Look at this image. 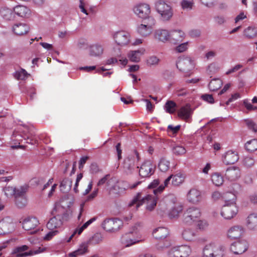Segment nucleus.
<instances>
[{"label": "nucleus", "instance_id": "44", "mask_svg": "<svg viewBox=\"0 0 257 257\" xmlns=\"http://www.w3.org/2000/svg\"><path fill=\"white\" fill-rule=\"evenodd\" d=\"M28 186L26 185L20 186L18 188H16V191L14 196L15 198L26 196L25 194L28 191Z\"/></svg>", "mask_w": 257, "mask_h": 257}, {"label": "nucleus", "instance_id": "63", "mask_svg": "<svg viewBox=\"0 0 257 257\" xmlns=\"http://www.w3.org/2000/svg\"><path fill=\"white\" fill-rule=\"evenodd\" d=\"M87 46V44L86 43V41L84 39H79L77 44V48L79 49H83L86 48Z\"/></svg>", "mask_w": 257, "mask_h": 257}, {"label": "nucleus", "instance_id": "62", "mask_svg": "<svg viewBox=\"0 0 257 257\" xmlns=\"http://www.w3.org/2000/svg\"><path fill=\"white\" fill-rule=\"evenodd\" d=\"M45 236L44 239L45 240H50L54 236L56 235L58 233V230H50Z\"/></svg>", "mask_w": 257, "mask_h": 257}, {"label": "nucleus", "instance_id": "27", "mask_svg": "<svg viewBox=\"0 0 257 257\" xmlns=\"http://www.w3.org/2000/svg\"><path fill=\"white\" fill-rule=\"evenodd\" d=\"M169 230L166 227H160L156 228L153 232L154 237L158 240L164 239L169 235Z\"/></svg>", "mask_w": 257, "mask_h": 257}, {"label": "nucleus", "instance_id": "6", "mask_svg": "<svg viewBox=\"0 0 257 257\" xmlns=\"http://www.w3.org/2000/svg\"><path fill=\"white\" fill-rule=\"evenodd\" d=\"M28 249V246L26 245H23L21 246L15 248L13 251V254H16V257H26L43 252L46 249L45 247H39L38 249L31 250L28 252H23L24 251L27 250Z\"/></svg>", "mask_w": 257, "mask_h": 257}, {"label": "nucleus", "instance_id": "34", "mask_svg": "<svg viewBox=\"0 0 257 257\" xmlns=\"http://www.w3.org/2000/svg\"><path fill=\"white\" fill-rule=\"evenodd\" d=\"M184 37L185 34L181 30H173L170 33V39L175 42L182 41Z\"/></svg>", "mask_w": 257, "mask_h": 257}, {"label": "nucleus", "instance_id": "42", "mask_svg": "<svg viewBox=\"0 0 257 257\" xmlns=\"http://www.w3.org/2000/svg\"><path fill=\"white\" fill-rule=\"evenodd\" d=\"M211 180L216 186L221 185L224 181L223 177L218 173H214L211 175Z\"/></svg>", "mask_w": 257, "mask_h": 257}, {"label": "nucleus", "instance_id": "4", "mask_svg": "<svg viewBox=\"0 0 257 257\" xmlns=\"http://www.w3.org/2000/svg\"><path fill=\"white\" fill-rule=\"evenodd\" d=\"M141 226L140 223L135 224L131 231L123 235L121 238V242L125 247H128L141 241L140 234L138 228Z\"/></svg>", "mask_w": 257, "mask_h": 257}, {"label": "nucleus", "instance_id": "46", "mask_svg": "<svg viewBox=\"0 0 257 257\" xmlns=\"http://www.w3.org/2000/svg\"><path fill=\"white\" fill-rule=\"evenodd\" d=\"M172 175V183L173 185L175 186H178L184 181L185 177L183 174L179 173L175 175Z\"/></svg>", "mask_w": 257, "mask_h": 257}, {"label": "nucleus", "instance_id": "25", "mask_svg": "<svg viewBox=\"0 0 257 257\" xmlns=\"http://www.w3.org/2000/svg\"><path fill=\"white\" fill-rule=\"evenodd\" d=\"M154 37L158 41L165 42L170 39V33L166 30L159 29L155 31Z\"/></svg>", "mask_w": 257, "mask_h": 257}, {"label": "nucleus", "instance_id": "3", "mask_svg": "<svg viewBox=\"0 0 257 257\" xmlns=\"http://www.w3.org/2000/svg\"><path fill=\"white\" fill-rule=\"evenodd\" d=\"M158 213L161 215L166 212L170 218L177 217L183 210V206L168 197L161 200L159 204Z\"/></svg>", "mask_w": 257, "mask_h": 257}, {"label": "nucleus", "instance_id": "39", "mask_svg": "<svg viewBox=\"0 0 257 257\" xmlns=\"http://www.w3.org/2000/svg\"><path fill=\"white\" fill-rule=\"evenodd\" d=\"M72 181L70 179L68 178L63 179L60 185L61 191L65 192L70 190L72 186Z\"/></svg>", "mask_w": 257, "mask_h": 257}, {"label": "nucleus", "instance_id": "1", "mask_svg": "<svg viewBox=\"0 0 257 257\" xmlns=\"http://www.w3.org/2000/svg\"><path fill=\"white\" fill-rule=\"evenodd\" d=\"M223 198L224 204L222 207L220 214L225 219H231L236 215L238 211L236 203V197L231 192H227L223 194Z\"/></svg>", "mask_w": 257, "mask_h": 257}, {"label": "nucleus", "instance_id": "10", "mask_svg": "<svg viewBox=\"0 0 257 257\" xmlns=\"http://www.w3.org/2000/svg\"><path fill=\"white\" fill-rule=\"evenodd\" d=\"M177 68L185 73H187L192 70L195 67L194 61L189 57L180 58L177 63Z\"/></svg>", "mask_w": 257, "mask_h": 257}, {"label": "nucleus", "instance_id": "12", "mask_svg": "<svg viewBox=\"0 0 257 257\" xmlns=\"http://www.w3.org/2000/svg\"><path fill=\"white\" fill-rule=\"evenodd\" d=\"M133 11L134 13L139 18L146 19L151 13V8L149 5L146 3H139L135 5Z\"/></svg>", "mask_w": 257, "mask_h": 257}, {"label": "nucleus", "instance_id": "21", "mask_svg": "<svg viewBox=\"0 0 257 257\" xmlns=\"http://www.w3.org/2000/svg\"><path fill=\"white\" fill-rule=\"evenodd\" d=\"M201 198V192L195 188L190 189L187 195L188 201L193 204H196L200 202Z\"/></svg>", "mask_w": 257, "mask_h": 257}, {"label": "nucleus", "instance_id": "33", "mask_svg": "<svg viewBox=\"0 0 257 257\" xmlns=\"http://www.w3.org/2000/svg\"><path fill=\"white\" fill-rule=\"evenodd\" d=\"M137 31L141 36L146 37L152 33V30L147 24H140L137 27Z\"/></svg>", "mask_w": 257, "mask_h": 257}, {"label": "nucleus", "instance_id": "30", "mask_svg": "<svg viewBox=\"0 0 257 257\" xmlns=\"http://www.w3.org/2000/svg\"><path fill=\"white\" fill-rule=\"evenodd\" d=\"M29 26L26 24L19 23L13 27V31L17 35H23L27 34L29 31Z\"/></svg>", "mask_w": 257, "mask_h": 257}, {"label": "nucleus", "instance_id": "14", "mask_svg": "<svg viewBox=\"0 0 257 257\" xmlns=\"http://www.w3.org/2000/svg\"><path fill=\"white\" fill-rule=\"evenodd\" d=\"M14 229V224L10 217H5L0 221V235L9 233Z\"/></svg>", "mask_w": 257, "mask_h": 257}, {"label": "nucleus", "instance_id": "43", "mask_svg": "<svg viewBox=\"0 0 257 257\" xmlns=\"http://www.w3.org/2000/svg\"><path fill=\"white\" fill-rule=\"evenodd\" d=\"M214 245V242H211L205 245L203 249V255L204 257H212Z\"/></svg>", "mask_w": 257, "mask_h": 257}, {"label": "nucleus", "instance_id": "8", "mask_svg": "<svg viewBox=\"0 0 257 257\" xmlns=\"http://www.w3.org/2000/svg\"><path fill=\"white\" fill-rule=\"evenodd\" d=\"M191 252L189 246L183 245L175 246L169 251V257H187Z\"/></svg>", "mask_w": 257, "mask_h": 257}, {"label": "nucleus", "instance_id": "47", "mask_svg": "<svg viewBox=\"0 0 257 257\" xmlns=\"http://www.w3.org/2000/svg\"><path fill=\"white\" fill-rule=\"evenodd\" d=\"M155 6L156 11L159 13L166 10V7H170V6L166 4L164 1L158 0L156 2Z\"/></svg>", "mask_w": 257, "mask_h": 257}, {"label": "nucleus", "instance_id": "36", "mask_svg": "<svg viewBox=\"0 0 257 257\" xmlns=\"http://www.w3.org/2000/svg\"><path fill=\"white\" fill-rule=\"evenodd\" d=\"M170 167V162L166 158H161L158 164L159 170L163 172H167Z\"/></svg>", "mask_w": 257, "mask_h": 257}, {"label": "nucleus", "instance_id": "49", "mask_svg": "<svg viewBox=\"0 0 257 257\" xmlns=\"http://www.w3.org/2000/svg\"><path fill=\"white\" fill-rule=\"evenodd\" d=\"M193 0H182L181 2V6L183 10H190L194 6Z\"/></svg>", "mask_w": 257, "mask_h": 257}, {"label": "nucleus", "instance_id": "41", "mask_svg": "<svg viewBox=\"0 0 257 257\" xmlns=\"http://www.w3.org/2000/svg\"><path fill=\"white\" fill-rule=\"evenodd\" d=\"M244 35L247 38L251 39L257 36V30L253 27H248L244 30Z\"/></svg>", "mask_w": 257, "mask_h": 257}, {"label": "nucleus", "instance_id": "15", "mask_svg": "<svg viewBox=\"0 0 257 257\" xmlns=\"http://www.w3.org/2000/svg\"><path fill=\"white\" fill-rule=\"evenodd\" d=\"M89 54L94 57H101L104 52V45L101 42H96L89 46Z\"/></svg>", "mask_w": 257, "mask_h": 257}, {"label": "nucleus", "instance_id": "22", "mask_svg": "<svg viewBox=\"0 0 257 257\" xmlns=\"http://www.w3.org/2000/svg\"><path fill=\"white\" fill-rule=\"evenodd\" d=\"M39 220L35 217H28L23 221V228L26 230L35 229L39 224Z\"/></svg>", "mask_w": 257, "mask_h": 257}, {"label": "nucleus", "instance_id": "56", "mask_svg": "<svg viewBox=\"0 0 257 257\" xmlns=\"http://www.w3.org/2000/svg\"><path fill=\"white\" fill-rule=\"evenodd\" d=\"M4 191L5 195L8 197H12L14 196L16 191V187H14L10 186H6Z\"/></svg>", "mask_w": 257, "mask_h": 257}, {"label": "nucleus", "instance_id": "55", "mask_svg": "<svg viewBox=\"0 0 257 257\" xmlns=\"http://www.w3.org/2000/svg\"><path fill=\"white\" fill-rule=\"evenodd\" d=\"M172 151L173 154L176 155H182L185 154L186 150L184 147L181 146L176 145L173 147Z\"/></svg>", "mask_w": 257, "mask_h": 257}, {"label": "nucleus", "instance_id": "24", "mask_svg": "<svg viewBox=\"0 0 257 257\" xmlns=\"http://www.w3.org/2000/svg\"><path fill=\"white\" fill-rule=\"evenodd\" d=\"M192 113V110L190 104L189 103L182 106L178 111V116L185 120L189 119Z\"/></svg>", "mask_w": 257, "mask_h": 257}, {"label": "nucleus", "instance_id": "23", "mask_svg": "<svg viewBox=\"0 0 257 257\" xmlns=\"http://www.w3.org/2000/svg\"><path fill=\"white\" fill-rule=\"evenodd\" d=\"M245 225L247 228L251 230L257 229V213H250L245 219Z\"/></svg>", "mask_w": 257, "mask_h": 257}, {"label": "nucleus", "instance_id": "38", "mask_svg": "<svg viewBox=\"0 0 257 257\" xmlns=\"http://www.w3.org/2000/svg\"><path fill=\"white\" fill-rule=\"evenodd\" d=\"M166 10L159 13L162 19L164 21H167L171 19L173 15V10L171 6L166 7Z\"/></svg>", "mask_w": 257, "mask_h": 257}, {"label": "nucleus", "instance_id": "16", "mask_svg": "<svg viewBox=\"0 0 257 257\" xmlns=\"http://www.w3.org/2000/svg\"><path fill=\"white\" fill-rule=\"evenodd\" d=\"M248 248V243L246 240H242L232 243L230 250L235 254H240L244 252Z\"/></svg>", "mask_w": 257, "mask_h": 257}, {"label": "nucleus", "instance_id": "28", "mask_svg": "<svg viewBox=\"0 0 257 257\" xmlns=\"http://www.w3.org/2000/svg\"><path fill=\"white\" fill-rule=\"evenodd\" d=\"M63 224V220L57 217L51 218L47 224V227L49 230H58Z\"/></svg>", "mask_w": 257, "mask_h": 257}, {"label": "nucleus", "instance_id": "2", "mask_svg": "<svg viewBox=\"0 0 257 257\" xmlns=\"http://www.w3.org/2000/svg\"><path fill=\"white\" fill-rule=\"evenodd\" d=\"M165 186L160 185L157 189L154 190V195H147L142 197V193H138L136 196L133 199L130 206H133L136 204V208H138L143 204H147L146 209L149 211H152L156 206L157 203V198L156 196L158 193L162 192Z\"/></svg>", "mask_w": 257, "mask_h": 257}, {"label": "nucleus", "instance_id": "61", "mask_svg": "<svg viewBox=\"0 0 257 257\" xmlns=\"http://www.w3.org/2000/svg\"><path fill=\"white\" fill-rule=\"evenodd\" d=\"M201 98L204 101H207L210 103H213L214 102L213 96L210 94H203L202 95Z\"/></svg>", "mask_w": 257, "mask_h": 257}, {"label": "nucleus", "instance_id": "48", "mask_svg": "<svg viewBox=\"0 0 257 257\" xmlns=\"http://www.w3.org/2000/svg\"><path fill=\"white\" fill-rule=\"evenodd\" d=\"M16 205L20 208L25 207L27 204V199L26 196L15 198Z\"/></svg>", "mask_w": 257, "mask_h": 257}, {"label": "nucleus", "instance_id": "51", "mask_svg": "<svg viewBox=\"0 0 257 257\" xmlns=\"http://www.w3.org/2000/svg\"><path fill=\"white\" fill-rule=\"evenodd\" d=\"M254 159L250 156H246L242 160L243 165L247 168H250L254 164Z\"/></svg>", "mask_w": 257, "mask_h": 257}, {"label": "nucleus", "instance_id": "37", "mask_svg": "<svg viewBox=\"0 0 257 257\" xmlns=\"http://www.w3.org/2000/svg\"><path fill=\"white\" fill-rule=\"evenodd\" d=\"M183 238L187 241H192L196 236L195 231L190 228H186L182 232Z\"/></svg>", "mask_w": 257, "mask_h": 257}, {"label": "nucleus", "instance_id": "58", "mask_svg": "<svg viewBox=\"0 0 257 257\" xmlns=\"http://www.w3.org/2000/svg\"><path fill=\"white\" fill-rule=\"evenodd\" d=\"M159 59L155 56L150 57L147 61V63L149 66L155 65L158 64Z\"/></svg>", "mask_w": 257, "mask_h": 257}, {"label": "nucleus", "instance_id": "19", "mask_svg": "<svg viewBox=\"0 0 257 257\" xmlns=\"http://www.w3.org/2000/svg\"><path fill=\"white\" fill-rule=\"evenodd\" d=\"M244 232V228L241 225H235L230 227L227 232V235L231 239L240 237Z\"/></svg>", "mask_w": 257, "mask_h": 257}, {"label": "nucleus", "instance_id": "7", "mask_svg": "<svg viewBox=\"0 0 257 257\" xmlns=\"http://www.w3.org/2000/svg\"><path fill=\"white\" fill-rule=\"evenodd\" d=\"M141 157L139 153L137 150H134L133 154L128 156L123 162V168L126 172H132L135 166L137 163L140 161Z\"/></svg>", "mask_w": 257, "mask_h": 257}, {"label": "nucleus", "instance_id": "35", "mask_svg": "<svg viewBox=\"0 0 257 257\" xmlns=\"http://www.w3.org/2000/svg\"><path fill=\"white\" fill-rule=\"evenodd\" d=\"M222 85V82L220 79L214 78L211 80L208 84V88L210 91H215L219 89Z\"/></svg>", "mask_w": 257, "mask_h": 257}, {"label": "nucleus", "instance_id": "59", "mask_svg": "<svg viewBox=\"0 0 257 257\" xmlns=\"http://www.w3.org/2000/svg\"><path fill=\"white\" fill-rule=\"evenodd\" d=\"M197 227L200 230L206 229L208 226V223L205 220H200L197 222Z\"/></svg>", "mask_w": 257, "mask_h": 257}, {"label": "nucleus", "instance_id": "17", "mask_svg": "<svg viewBox=\"0 0 257 257\" xmlns=\"http://www.w3.org/2000/svg\"><path fill=\"white\" fill-rule=\"evenodd\" d=\"M239 159V156L236 151L229 150L223 156V162L226 165L234 164Z\"/></svg>", "mask_w": 257, "mask_h": 257}, {"label": "nucleus", "instance_id": "18", "mask_svg": "<svg viewBox=\"0 0 257 257\" xmlns=\"http://www.w3.org/2000/svg\"><path fill=\"white\" fill-rule=\"evenodd\" d=\"M240 170L237 167H231L227 168L225 174L226 178L230 181L237 180L240 177Z\"/></svg>", "mask_w": 257, "mask_h": 257}, {"label": "nucleus", "instance_id": "9", "mask_svg": "<svg viewBox=\"0 0 257 257\" xmlns=\"http://www.w3.org/2000/svg\"><path fill=\"white\" fill-rule=\"evenodd\" d=\"M122 225V221L118 218L105 219L102 224L103 229L108 232L116 231Z\"/></svg>", "mask_w": 257, "mask_h": 257}, {"label": "nucleus", "instance_id": "54", "mask_svg": "<svg viewBox=\"0 0 257 257\" xmlns=\"http://www.w3.org/2000/svg\"><path fill=\"white\" fill-rule=\"evenodd\" d=\"M180 127L181 126L180 125L175 126L169 125L167 127V132L170 136L174 137L179 132Z\"/></svg>", "mask_w": 257, "mask_h": 257}, {"label": "nucleus", "instance_id": "52", "mask_svg": "<svg viewBox=\"0 0 257 257\" xmlns=\"http://www.w3.org/2000/svg\"><path fill=\"white\" fill-rule=\"evenodd\" d=\"M103 240V236L102 234L99 233H96L90 239L89 242L90 244H96L99 243Z\"/></svg>", "mask_w": 257, "mask_h": 257}, {"label": "nucleus", "instance_id": "13", "mask_svg": "<svg viewBox=\"0 0 257 257\" xmlns=\"http://www.w3.org/2000/svg\"><path fill=\"white\" fill-rule=\"evenodd\" d=\"M113 38L117 45L123 46L129 44L131 35L126 31H120L115 32L113 35Z\"/></svg>", "mask_w": 257, "mask_h": 257}, {"label": "nucleus", "instance_id": "60", "mask_svg": "<svg viewBox=\"0 0 257 257\" xmlns=\"http://www.w3.org/2000/svg\"><path fill=\"white\" fill-rule=\"evenodd\" d=\"M108 189L110 193L117 194L120 192V188L119 187L118 183H115L112 187L109 188Z\"/></svg>", "mask_w": 257, "mask_h": 257}, {"label": "nucleus", "instance_id": "40", "mask_svg": "<svg viewBox=\"0 0 257 257\" xmlns=\"http://www.w3.org/2000/svg\"><path fill=\"white\" fill-rule=\"evenodd\" d=\"M164 109L166 112L173 114L176 110L177 104L172 100H168L164 105Z\"/></svg>", "mask_w": 257, "mask_h": 257}, {"label": "nucleus", "instance_id": "11", "mask_svg": "<svg viewBox=\"0 0 257 257\" xmlns=\"http://www.w3.org/2000/svg\"><path fill=\"white\" fill-rule=\"evenodd\" d=\"M155 165L150 160L144 161L139 169V175L143 178L150 177L155 170Z\"/></svg>", "mask_w": 257, "mask_h": 257}, {"label": "nucleus", "instance_id": "32", "mask_svg": "<svg viewBox=\"0 0 257 257\" xmlns=\"http://www.w3.org/2000/svg\"><path fill=\"white\" fill-rule=\"evenodd\" d=\"M97 219V217H93L87 222H86L82 226L79 228H77L73 233L70 236L69 239L67 240V242H70V240L72 239V238L74 236V235L77 233L78 235H80L83 231L86 229L90 224H91L92 222L95 221Z\"/></svg>", "mask_w": 257, "mask_h": 257}, {"label": "nucleus", "instance_id": "20", "mask_svg": "<svg viewBox=\"0 0 257 257\" xmlns=\"http://www.w3.org/2000/svg\"><path fill=\"white\" fill-rule=\"evenodd\" d=\"M51 214L54 217L63 220L66 218L68 214L66 209L60 204H57L51 211Z\"/></svg>", "mask_w": 257, "mask_h": 257}, {"label": "nucleus", "instance_id": "57", "mask_svg": "<svg viewBox=\"0 0 257 257\" xmlns=\"http://www.w3.org/2000/svg\"><path fill=\"white\" fill-rule=\"evenodd\" d=\"M247 202L252 205L257 204V192H253L248 195Z\"/></svg>", "mask_w": 257, "mask_h": 257}, {"label": "nucleus", "instance_id": "53", "mask_svg": "<svg viewBox=\"0 0 257 257\" xmlns=\"http://www.w3.org/2000/svg\"><path fill=\"white\" fill-rule=\"evenodd\" d=\"M244 122L248 129L254 133L257 132V125L253 120L250 119H246L244 120Z\"/></svg>", "mask_w": 257, "mask_h": 257}, {"label": "nucleus", "instance_id": "29", "mask_svg": "<svg viewBox=\"0 0 257 257\" xmlns=\"http://www.w3.org/2000/svg\"><path fill=\"white\" fill-rule=\"evenodd\" d=\"M14 12L16 15L23 18L29 17L31 15L30 10L27 7L22 5L15 7L14 8Z\"/></svg>", "mask_w": 257, "mask_h": 257}, {"label": "nucleus", "instance_id": "31", "mask_svg": "<svg viewBox=\"0 0 257 257\" xmlns=\"http://www.w3.org/2000/svg\"><path fill=\"white\" fill-rule=\"evenodd\" d=\"M88 245L86 243L81 244L77 249L68 254L69 257H78L88 252Z\"/></svg>", "mask_w": 257, "mask_h": 257}, {"label": "nucleus", "instance_id": "64", "mask_svg": "<svg viewBox=\"0 0 257 257\" xmlns=\"http://www.w3.org/2000/svg\"><path fill=\"white\" fill-rule=\"evenodd\" d=\"M243 104L244 106L246 107V108L249 111L255 110L257 109L256 106H253L250 103L248 102L246 100H244L243 101Z\"/></svg>", "mask_w": 257, "mask_h": 257}, {"label": "nucleus", "instance_id": "26", "mask_svg": "<svg viewBox=\"0 0 257 257\" xmlns=\"http://www.w3.org/2000/svg\"><path fill=\"white\" fill-rule=\"evenodd\" d=\"M145 50L141 48L135 51H131L127 54V57L130 61L133 62H139L141 57L145 53Z\"/></svg>", "mask_w": 257, "mask_h": 257}, {"label": "nucleus", "instance_id": "50", "mask_svg": "<svg viewBox=\"0 0 257 257\" xmlns=\"http://www.w3.org/2000/svg\"><path fill=\"white\" fill-rule=\"evenodd\" d=\"M29 75V74L25 69H22L15 73V77L18 80H25Z\"/></svg>", "mask_w": 257, "mask_h": 257}, {"label": "nucleus", "instance_id": "45", "mask_svg": "<svg viewBox=\"0 0 257 257\" xmlns=\"http://www.w3.org/2000/svg\"><path fill=\"white\" fill-rule=\"evenodd\" d=\"M246 150L249 152H254L257 150V139H253L247 141L245 144Z\"/></svg>", "mask_w": 257, "mask_h": 257}, {"label": "nucleus", "instance_id": "5", "mask_svg": "<svg viewBox=\"0 0 257 257\" xmlns=\"http://www.w3.org/2000/svg\"><path fill=\"white\" fill-rule=\"evenodd\" d=\"M199 208L192 207L188 208L183 214V222L186 224H192L201 216Z\"/></svg>", "mask_w": 257, "mask_h": 257}]
</instances>
